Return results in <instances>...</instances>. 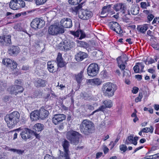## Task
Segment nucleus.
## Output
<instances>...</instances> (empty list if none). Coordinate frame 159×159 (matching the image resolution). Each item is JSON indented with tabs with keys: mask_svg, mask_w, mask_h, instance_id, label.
<instances>
[{
	"mask_svg": "<svg viewBox=\"0 0 159 159\" xmlns=\"http://www.w3.org/2000/svg\"><path fill=\"white\" fill-rule=\"evenodd\" d=\"M7 86V83L4 81H0V89L2 90H4L6 89Z\"/></svg>",
	"mask_w": 159,
	"mask_h": 159,
	"instance_id": "40",
	"label": "nucleus"
},
{
	"mask_svg": "<svg viewBox=\"0 0 159 159\" xmlns=\"http://www.w3.org/2000/svg\"><path fill=\"white\" fill-rule=\"evenodd\" d=\"M120 139V138L119 137H117L116 139L115 140L114 142H113V141H111L109 144V145H111V148L112 149L114 147L116 143L118 142L119 139Z\"/></svg>",
	"mask_w": 159,
	"mask_h": 159,
	"instance_id": "45",
	"label": "nucleus"
},
{
	"mask_svg": "<svg viewBox=\"0 0 159 159\" xmlns=\"http://www.w3.org/2000/svg\"><path fill=\"white\" fill-rule=\"evenodd\" d=\"M139 89L137 87H134L132 90V92L133 93L136 94L137 93Z\"/></svg>",
	"mask_w": 159,
	"mask_h": 159,
	"instance_id": "57",
	"label": "nucleus"
},
{
	"mask_svg": "<svg viewBox=\"0 0 159 159\" xmlns=\"http://www.w3.org/2000/svg\"><path fill=\"white\" fill-rule=\"evenodd\" d=\"M120 151L124 152L126 151L127 147L124 144H122L120 146Z\"/></svg>",
	"mask_w": 159,
	"mask_h": 159,
	"instance_id": "48",
	"label": "nucleus"
},
{
	"mask_svg": "<svg viewBox=\"0 0 159 159\" xmlns=\"http://www.w3.org/2000/svg\"><path fill=\"white\" fill-rule=\"evenodd\" d=\"M83 71V70L81 71L80 73L75 76L76 80L79 84H80L82 80Z\"/></svg>",
	"mask_w": 159,
	"mask_h": 159,
	"instance_id": "33",
	"label": "nucleus"
},
{
	"mask_svg": "<svg viewBox=\"0 0 159 159\" xmlns=\"http://www.w3.org/2000/svg\"><path fill=\"white\" fill-rule=\"evenodd\" d=\"M92 12L88 10H83L81 14L79 15L80 17L83 20L89 19L91 17Z\"/></svg>",
	"mask_w": 159,
	"mask_h": 159,
	"instance_id": "17",
	"label": "nucleus"
},
{
	"mask_svg": "<svg viewBox=\"0 0 159 159\" xmlns=\"http://www.w3.org/2000/svg\"><path fill=\"white\" fill-rule=\"evenodd\" d=\"M40 119L43 120L48 116L49 112L43 107H41L39 111Z\"/></svg>",
	"mask_w": 159,
	"mask_h": 159,
	"instance_id": "19",
	"label": "nucleus"
},
{
	"mask_svg": "<svg viewBox=\"0 0 159 159\" xmlns=\"http://www.w3.org/2000/svg\"><path fill=\"white\" fill-rule=\"evenodd\" d=\"M64 32V29L59 24L56 23L51 25L48 28V32L49 34L55 36Z\"/></svg>",
	"mask_w": 159,
	"mask_h": 159,
	"instance_id": "6",
	"label": "nucleus"
},
{
	"mask_svg": "<svg viewBox=\"0 0 159 159\" xmlns=\"http://www.w3.org/2000/svg\"><path fill=\"white\" fill-rule=\"evenodd\" d=\"M46 80L38 78L36 80L35 84L36 87H44L46 86Z\"/></svg>",
	"mask_w": 159,
	"mask_h": 159,
	"instance_id": "26",
	"label": "nucleus"
},
{
	"mask_svg": "<svg viewBox=\"0 0 159 159\" xmlns=\"http://www.w3.org/2000/svg\"><path fill=\"white\" fill-rule=\"evenodd\" d=\"M117 89V87L116 84L111 82H107L103 84L102 90L104 96L110 98L114 95Z\"/></svg>",
	"mask_w": 159,
	"mask_h": 159,
	"instance_id": "2",
	"label": "nucleus"
},
{
	"mask_svg": "<svg viewBox=\"0 0 159 159\" xmlns=\"http://www.w3.org/2000/svg\"><path fill=\"white\" fill-rule=\"evenodd\" d=\"M103 153L102 152H98L96 155V158L97 159L99 158L101 156H102Z\"/></svg>",
	"mask_w": 159,
	"mask_h": 159,
	"instance_id": "62",
	"label": "nucleus"
},
{
	"mask_svg": "<svg viewBox=\"0 0 159 159\" xmlns=\"http://www.w3.org/2000/svg\"><path fill=\"white\" fill-rule=\"evenodd\" d=\"M114 31L118 34H121L123 32V31L121 29L120 26V25H119V28L117 27V28H116V29L114 30Z\"/></svg>",
	"mask_w": 159,
	"mask_h": 159,
	"instance_id": "50",
	"label": "nucleus"
},
{
	"mask_svg": "<svg viewBox=\"0 0 159 159\" xmlns=\"http://www.w3.org/2000/svg\"><path fill=\"white\" fill-rule=\"evenodd\" d=\"M14 85L21 86L22 85V82L20 80H16L15 81Z\"/></svg>",
	"mask_w": 159,
	"mask_h": 159,
	"instance_id": "51",
	"label": "nucleus"
},
{
	"mask_svg": "<svg viewBox=\"0 0 159 159\" xmlns=\"http://www.w3.org/2000/svg\"><path fill=\"white\" fill-rule=\"evenodd\" d=\"M139 139V137H135L134 138H133V144L134 145H136L137 143V141Z\"/></svg>",
	"mask_w": 159,
	"mask_h": 159,
	"instance_id": "55",
	"label": "nucleus"
},
{
	"mask_svg": "<svg viewBox=\"0 0 159 159\" xmlns=\"http://www.w3.org/2000/svg\"><path fill=\"white\" fill-rule=\"evenodd\" d=\"M134 135H130L127 138V139L125 142V143L126 144H128L129 143L133 144V138Z\"/></svg>",
	"mask_w": 159,
	"mask_h": 159,
	"instance_id": "36",
	"label": "nucleus"
},
{
	"mask_svg": "<svg viewBox=\"0 0 159 159\" xmlns=\"http://www.w3.org/2000/svg\"><path fill=\"white\" fill-rule=\"evenodd\" d=\"M56 59L57 65L58 67H62L66 65V62L63 61L61 53H58Z\"/></svg>",
	"mask_w": 159,
	"mask_h": 159,
	"instance_id": "21",
	"label": "nucleus"
},
{
	"mask_svg": "<svg viewBox=\"0 0 159 159\" xmlns=\"http://www.w3.org/2000/svg\"><path fill=\"white\" fill-rule=\"evenodd\" d=\"M154 63V59L152 58H150L148 61V65L152 64Z\"/></svg>",
	"mask_w": 159,
	"mask_h": 159,
	"instance_id": "60",
	"label": "nucleus"
},
{
	"mask_svg": "<svg viewBox=\"0 0 159 159\" xmlns=\"http://www.w3.org/2000/svg\"><path fill=\"white\" fill-rule=\"evenodd\" d=\"M111 5H108L107 6L103 7L102 8L101 15H103L107 12H110L111 11Z\"/></svg>",
	"mask_w": 159,
	"mask_h": 159,
	"instance_id": "30",
	"label": "nucleus"
},
{
	"mask_svg": "<svg viewBox=\"0 0 159 159\" xmlns=\"http://www.w3.org/2000/svg\"><path fill=\"white\" fill-rule=\"evenodd\" d=\"M147 3L145 2H143L141 3V7L144 8H146L147 7Z\"/></svg>",
	"mask_w": 159,
	"mask_h": 159,
	"instance_id": "59",
	"label": "nucleus"
},
{
	"mask_svg": "<svg viewBox=\"0 0 159 159\" xmlns=\"http://www.w3.org/2000/svg\"><path fill=\"white\" fill-rule=\"evenodd\" d=\"M45 24L44 20L36 18L34 19L30 24L31 27L34 29H40L43 27Z\"/></svg>",
	"mask_w": 159,
	"mask_h": 159,
	"instance_id": "10",
	"label": "nucleus"
},
{
	"mask_svg": "<svg viewBox=\"0 0 159 159\" xmlns=\"http://www.w3.org/2000/svg\"><path fill=\"white\" fill-rule=\"evenodd\" d=\"M2 63L4 65L10 67L12 69H15L17 66V64L16 62L7 58L3 59L2 60Z\"/></svg>",
	"mask_w": 159,
	"mask_h": 159,
	"instance_id": "14",
	"label": "nucleus"
},
{
	"mask_svg": "<svg viewBox=\"0 0 159 159\" xmlns=\"http://www.w3.org/2000/svg\"><path fill=\"white\" fill-rule=\"evenodd\" d=\"M125 70L124 71L123 73V76L124 77L125 76V78H129L130 75V73L129 71L127 69H125Z\"/></svg>",
	"mask_w": 159,
	"mask_h": 159,
	"instance_id": "43",
	"label": "nucleus"
},
{
	"mask_svg": "<svg viewBox=\"0 0 159 159\" xmlns=\"http://www.w3.org/2000/svg\"><path fill=\"white\" fill-rule=\"evenodd\" d=\"M25 2L22 0H11L9 4L11 8L13 10H17L24 7Z\"/></svg>",
	"mask_w": 159,
	"mask_h": 159,
	"instance_id": "9",
	"label": "nucleus"
},
{
	"mask_svg": "<svg viewBox=\"0 0 159 159\" xmlns=\"http://www.w3.org/2000/svg\"><path fill=\"white\" fill-rule=\"evenodd\" d=\"M80 35V36L79 38V39H81L84 38L85 37V34L82 30H78L75 32L74 35L75 36L79 37Z\"/></svg>",
	"mask_w": 159,
	"mask_h": 159,
	"instance_id": "31",
	"label": "nucleus"
},
{
	"mask_svg": "<svg viewBox=\"0 0 159 159\" xmlns=\"http://www.w3.org/2000/svg\"><path fill=\"white\" fill-rule=\"evenodd\" d=\"M100 75L103 79H107L108 77V74L106 70H103L100 73Z\"/></svg>",
	"mask_w": 159,
	"mask_h": 159,
	"instance_id": "39",
	"label": "nucleus"
},
{
	"mask_svg": "<svg viewBox=\"0 0 159 159\" xmlns=\"http://www.w3.org/2000/svg\"><path fill=\"white\" fill-rule=\"evenodd\" d=\"M32 132L30 129L26 128L22 131L20 133V135L23 140L26 141L31 137V134Z\"/></svg>",
	"mask_w": 159,
	"mask_h": 159,
	"instance_id": "13",
	"label": "nucleus"
},
{
	"mask_svg": "<svg viewBox=\"0 0 159 159\" xmlns=\"http://www.w3.org/2000/svg\"><path fill=\"white\" fill-rule=\"evenodd\" d=\"M58 10L56 9H53L52 10L50 11L49 12V14L50 15H52L53 17H54L57 15Z\"/></svg>",
	"mask_w": 159,
	"mask_h": 159,
	"instance_id": "44",
	"label": "nucleus"
},
{
	"mask_svg": "<svg viewBox=\"0 0 159 159\" xmlns=\"http://www.w3.org/2000/svg\"><path fill=\"white\" fill-rule=\"evenodd\" d=\"M76 42L78 46L86 48L89 51L91 50V49L89 48V45L87 43L77 40H76Z\"/></svg>",
	"mask_w": 159,
	"mask_h": 159,
	"instance_id": "23",
	"label": "nucleus"
},
{
	"mask_svg": "<svg viewBox=\"0 0 159 159\" xmlns=\"http://www.w3.org/2000/svg\"><path fill=\"white\" fill-rule=\"evenodd\" d=\"M144 66L142 63H137L134 67L133 69L134 72L136 73H140L143 72V69Z\"/></svg>",
	"mask_w": 159,
	"mask_h": 159,
	"instance_id": "20",
	"label": "nucleus"
},
{
	"mask_svg": "<svg viewBox=\"0 0 159 159\" xmlns=\"http://www.w3.org/2000/svg\"><path fill=\"white\" fill-rule=\"evenodd\" d=\"M60 124L57 127V129L59 130H62L64 128V125L63 123H60Z\"/></svg>",
	"mask_w": 159,
	"mask_h": 159,
	"instance_id": "58",
	"label": "nucleus"
},
{
	"mask_svg": "<svg viewBox=\"0 0 159 159\" xmlns=\"http://www.w3.org/2000/svg\"><path fill=\"white\" fill-rule=\"evenodd\" d=\"M114 9L116 11H120L123 13H124V10L125 7L124 4L122 3H120L114 5Z\"/></svg>",
	"mask_w": 159,
	"mask_h": 159,
	"instance_id": "24",
	"label": "nucleus"
},
{
	"mask_svg": "<svg viewBox=\"0 0 159 159\" xmlns=\"http://www.w3.org/2000/svg\"><path fill=\"white\" fill-rule=\"evenodd\" d=\"M53 157L50 155L49 154H46L44 157V159H51Z\"/></svg>",
	"mask_w": 159,
	"mask_h": 159,
	"instance_id": "64",
	"label": "nucleus"
},
{
	"mask_svg": "<svg viewBox=\"0 0 159 159\" xmlns=\"http://www.w3.org/2000/svg\"><path fill=\"white\" fill-rule=\"evenodd\" d=\"M82 5L80 4H79L77 6L74 7L72 8V11L77 13L79 10L82 8Z\"/></svg>",
	"mask_w": 159,
	"mask_h": 159,
	"instance_id": "42",
	"label": "nucleus"
},
{
	"mask_svg": "<svg viewBox=\"0 0 159 159\" xmlns=\"http://www.w3.org/2000/svg\"><path fill=\"white\" fill-rule=\"evenodd\" d=\"M44 125L41 123H37L34 126V129L35 132H39L42 131L44 128Z\"/></svg>",
	"mask_w": 159,
	"mask_h": 159,
	"instance_id": "29",
	"label": "nucleus"
},
{
	"mask_svg": "<svg viewBox=\"0 0 159 159\" xmlns=\"http://www.w3.org/2000/svg\"><path fill=\"white\" fill-rule=\"evenodd\" d=\"M89 80L92 83L97 85H100L102 83V81L99 78H95Z\"/></svg>",
	"mask_w": 159,
	"mask_h": 159,
	"instance_id": "38",
	"label": "nucleus"
},
{
	"mask_svg": "<svg viewBox=\"0 0 159 159\" xmlns=\"http://www.w3.org/2000/svg\"><path fill=\"white\" fill-rule=\"evenodd\" d=\"M148 25L145 24L143 25L138 26L137 28L138 30L142 33H145L146 31L148 29Z\"/></svg>",
	"mask_w": 159,
	"mask_h": 159,
	"instance_id": "28",
	"label": "nucleus"
},
{
	"mask_svg": "<svg viewBox=\"0 0 159 159\" xmlns=\"http://www.w3.org/2000/svg\"><path fill=\"white\" fill-rule=\"evenodd\" d=\"M127 60V57L125 54H123L116 59L118 66L122 70L125 69V66L124 63H126Z\"/></svg>",
	"mask_w": 159,
	"mask_h": 159,
	"instance_id": "11",
	"label": "nucleus"
},
{
	"mask_svg": "<svg viewBox=\"0 0 159 159\" xmlns=\"http://www.w3.org/2000/svg\"><path fill=\"white\" fill-rule=\"evenodd\" d=\"M106 108V107L104 105L99 107V108L97 109V110H98V111H104Z\"/></svg>",
	"mask_w": 159,
	"mask_h": 159,
	"instance_id": "54",
	"label": "nucleus"
},
{
	"mask_svg": "<svg viewBox=\"0 0 159 159\" xmlns=\"http://www.w3.org/2000/svg\"><path fill=\"white\" fill-rule=\"evenodd\" d=\"M154 155L152 156H147L144 157V159H155Z\"/></svg>",
	"mask_w": 159,
	"mask_h": 159,
	"instance_id": "61",
	"label": "nucleus"
},
{
	"mask_svg": "<svg viewBox=\"0 0 159 159\" xmlns=\"http://www.w3.org/2000/svg\"><path fill=\"white\" fill-rule=\"evenodd\" d=\"M139 11L138 8H132L131 10V14L134 15H136L139 13Z\"/></svg>",
	"mask_w": 159,
	"mask_h": 159,
	"instance_id": "47",
	"label": "nucleus"
},
{
	"mask_svg": "<svg viewBox=\"0 0 159 159\" xmlns=\"http://www.w3.org/2000/svg\"><path fill=\"white\" fill-rule=\"evenodd\" d=\"M20 50L18 47L13 46L9 50V53L11 55H15L19 52Z\"/></svg>",
	"mask_w": 159,
	"mask_h": 159,
	"instance_id": "25",
	"label": "nucleus"
},
{
	"mask_svg": "<svg viewBox=\"0 0 159 159\" xmlns=\"http://www.w3.org/2000/svg\"><path fill=\"white\" fill-rule=\"evenodd\" d=\"M81 134L76 131H69L66 134V138L71 143L76 145L79 142V139Z\"/></svg>",
	"mask_w": 159,
	"mask_h": 159,
	"instance_id": "5",
	"label": "nucleus"
},
{
	"mask_svg": "<svg viewBox=\"0 0 159 159\" xmlns=\"http://www.w3.org/2000/svg\"><path fill=\"white\" fill-rule=\"evenodd\" d=\"M37 5H42L47 0H34Z\"/></svg>",
	"mask_w": 159,
	"mask_h": 159,
	"instance_id": "46",
	"label": "nucleus"
},
{
	"mask_svg": "<svg viewBox=\"0 0 159 159\" xmlns=\"http://www.w3.org/2000/svg\"><path fill=\"white\" fill-rule=\"evenodd\" d=\"M142 98V94H139V96L137 97L135 99V102H139L140 101Z\"/></svg>",
	"mask_w": 159,
	"mask_h": 159,
	"instance_id": "52",
	"label": "nucleus"
},
{
	"mask_svg": "<svg viewBox=\"0 0 159 159\" xmlns=\"http://www.w3.org/2000/svg\"><path fill=\"white\" fill-rule=\"evenodd\" d=\"M0 159H8L6 153L3 152L1 154H0Z\"/></svg>",
	"mask_w": 159,
	"mask_h": 159,
	"instance_id": "49",
	"label": "nucleus"
},
{
	"mask_svg": "<svg viewBox=\"0 0 159 159\" xmlns=\"http://www.w3.org/2000/svg\"><path fill=\"white\" fill-rule=\"evenodd\" d=\"M94 124L87 119L84 120L80 126L81 132L85 135L92 133L94 130Z\"/></svg>",
	"mask_w": 159,
	"mask_h": 159,
	"instance_id": "3",
	"label": "nucleus"
},
{
	"mask_svg": "<svg viewBox=\"0 0 159 159\" xmlns=\"http://www.w3.org/2000/svg\"><path fill=\"white\" fill-rule=\"evenodd\" d=\"M119 24L116 22L112 21L110 22V29L114 30L117 27L119 28Z\"/></svg>",
	"mask_w": 159,
	"mask_h": 159,
	"instance_id": "34",
	"label": "nucleus"
},
{
	"mask_svg": "<svg viewBox=\"0 0 159 159\" xmlns=\"http://www.w3.org/2000/svg\"><path fill=\"white\" fill-rule=\"evenodd\" d=\"M8 151L12 152H16L17 154L19 155H22L25 152L24 150H22L19 149H16L14 148H9Z\"/></svg>",
	"mask_w": 159,
	"mask_h": 159,
	"instance_id": "35",
	"label": "nucleus"
},
{
	"mask_svg": "<svg viewBox=\"0 0 159 159\" xmlns=\"http://www.w3.org/2000/svg\"><path fill=\"white\" fill-rule=\"evenodd\" d=\"M66 118V116L63 114H56L52 118V122L54 125H57L61 123Z\"/></svg>",
	"mask_w": 159,
	"mask_h": 159,
	"instance_id": "12",
	"label": "nucleus"
},
{
	"mask_svg": "<svg viewBox=\"0 0 159 159\" xmlns=\"http://www.w3.org/2000/svg\"><path fill=\"white\" fill-rule=\"evenodd\" d=\"M59 47L62 50H70L75 47V43L70 40H65L59 44Z\"/></svg>",
	"mask_w": 159,
	"mask_h": 159,
	"instance_id": "7",
	"label": "nucleus"
},
{
	"mask_svg": "<svg viewBox=\"0 0 159 159\" xmlns=\"http://www.w3.org/2000/svg\"><path fill=\"white\" fill-rule=\"evenodd\" d=\"M148 132H150L152 133L153 131L154 128L152 126H151L149 128L148 127Z\"/></svg>",
	"mask_w": 159,
	"mask_h": 159,
	"instance_id": "63",
	"label": "nucleus"
},
{
	"mask_svg": "<svg viewBox=\"0 0 159 159\" xmlns=\"http://www.w3.org/2000/svg\"><path fill=\"white\" fill-rule=\"evenodd\" d=\"M4 39V44H5L6 45L9 46L11 44V36L9 35L5 36Z\"/></svg>",
	"mask_w": 159,
	"mask_h": 159,
	"instance_id": "32",
	"label": "nucleus"
},
{
	"mask_svg": "<svg viewBox=\"0 0 159 159\" xmlns=\"http://www.w3.org/2000/svg\"><path fill=\"white\" fill-rule=\"evenodd\" d=\"M87 54L85 52L80 51L75 56V59L77 61H80L87 57Z\"/></svg>",
	"mask_w": 159,
	"mask_h": 159,
	"instance_id": "18",
	"label": "nucleus"
},
{
	"mask_svg": "<svg viewBox=\"0 0 159 159\" xmlns=\"http://www.w3.org/2000/svg\"><path fill=\"white\" fill-rule=\"evenodd\" d=\"M24 89L21 86L14 85L12 86L10 88V92L11 94L16 95L17 93H22Z\"/></svg>",
	"mask_w": 159,
	"mask_h": 159,
	"instance_id": "16",
	"label": "nucleus"
},
{
	"mask_svg": "<svg viewBox=\"0 0 159 159\" xmlns=\"http://www.w3.org/2000/svg\"><path fill=\"white\" fill-rule=\"evenodd\" d=\"M103 104L106 108H111L112 106V102L110 100H106L103 102Z\"/></svg>",
	"mask_w": 159,
	"mask_h": 159,
	"instance_id": "37",
	"label": "nucleus"
},
{
	"mask_svg": "<svg viewBox=\"0 0 159 159\" xmlns=\"http://www.w3.org/2000/svg\"><path fill=\"white\" fill-rule=\"evenodd\" d=\"M99 70L98 66L97 64L95 63H91L88 68V74L90 76H94L98 74Z\"/></svg>",
	"mask_w": 159,
	"mask_h": 159,
	"instance_id": "8",
	"label": "nucleus"
},
{
	"mask_svg": "<svg viewBox=\"0 0 159 159\" xmlns=\"http://www.w3.org/2000/svg\"><path fill=\"white\" fill-rule=\"evenodd\" d=\"M5 36L2 35V36H0V43H1L3 44H4V39H5Z\"/></svg>",
	"mask_w": 159,
	"mask_h": 159,
	"instance_id": "56",
	"label": "nucleus"
},
{
	"mask_svg": "<svg viewBox=\"0 0 159 159\" xmlns=\"http://www.w3.org/2000/svg\"><path fill=\"white\" fill-rule=\"evenodd\" d=\"M60 24L62 27L70 28L72 26L71 20L70 18H65L62 19L60 21Z\"/></svg>",
	"mask_w": 159,
	"mask_h": 159,
	"instance_id": "15",
	"label": "nucleus"
},
{
	"mask_svg": "<svg viewBox=\"0 0 159 159\" xmlns=\"http://www.w3.org/2000/svg\"><path fill=\"white\" fill-rule=\"evenodd\" d=\"M55 62L54 61H48L47 63V68L51 73H54L57 71L56 68L54 67Z\"/></svg>",
	"mask_w": 159,
	"mask_h": 159,
	"instance_id": "22",
	"label": "nucleus"
},
{
	"mask_svg": "<svg viewBox=\"0 0 159 159\" xmlns=\"http://www.w3.org/2000/svg\"><path fill=\"white\" fill-rule=\"evenodd\" d=\"M62 145L63 148L64 152L59 150L60 154L58 156L59 159H70L69 150V142L65 139L62 143Z\"/></svg>",
	"mask_w": 159,
	"mask_h": 159,
	"instance_id": "4",
	"label": "nucleus"
},
{
	"mask_svg": "<svg viewBox=\"0 0 159 159\" xmlns=\"http://www.w3.org/2000/svg\"><path fill=\"white\" fill-rule=\"evenodd\" d=\"M82 0H69V3L72 5H76L80 3Z\"/></svg>",
	"mask_w": 159,
	"mask_h": 159,
	"instance_id": "41",
	"label": "nucleus"
},
{
	"mask_svg": "<svg viewBox=\"0 0 159 159\" xmlns=\"http://www.w3.org/2000/svg\"><path fill=\"white\" fill-rule=\"evenodd\" d=\"M154 17V16L152 14H149L147 17L148 20L149 22H150L152 20Z\"/></svg>",
	"mask_w": 159,
	"mask_h": 159,
	"instance_id": "53",
	"label": "nucleus"
},
{
	"mask_svg": "<svg viewBox=\"0 0 159 159\" xmlns=\"http://www.w3.org/2000/svg\"><path fill=\"white\" fill-rule=\"evenodd\" d=\"M30 118L33 120L40 119L39 117V111L38 110L34 111L31 112L30 114Z\"/></svg>",
	"mask_w": 159,
	"mask_h": 159,
	"instance_id": "27",
	"label": "nucleus"
},
{
	"mask_svg": "<svg viewBox=\"0 0 159 159\" xmlns=\"http://www.w3.org/2000/svg\"><path fill=\"white\" fill-rule=\"evenodd\" d=\"M20 117L19 113L15 111L7 114L4 118V120L7 123L8 127L9 128H12L19 122Z\"/></svg>",
	"mask_w": 159,
	"mask_h": 159,
	"instance_id": "1",
	"label": "nucleus"
}]
</instances>
